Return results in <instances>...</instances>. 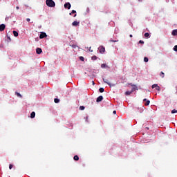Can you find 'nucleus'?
Returning <instances> with one entry per match:
<instances>
[{
	"instance_id": "obj_1",
	"label": "nucleus",
	"mask_w": 177,
	"mask_h": 177,
	"mask_svg": "<svg viewBox=\"0 0 177 177\" xmlns=\"http://www.w3.org/2000/svg\"><path fill=\"white\" fill-rule=\"evenodd\" d=\"M46 4L47 6H49V8H55L56 6V3H55V1L53 0H46Z\"/></svg>"
},
{
	"instance_id": "obj_2",
	"label": "nucleus",
	"mask_w": 177,
	"mask_h": 177,
	"mask_svg": "<svg viewBox=\"0 0 177 177\" xmlns=\"http://www.w3.org/2000/svg\"><path fill=\"white\" fill-rule=\"evenodd\" d=\"M46 37H48V35H46V33H45L44 32H41L40 35H39L40 39H43V38H46Z\"/></svg>"
},
{
	"instance_id": "obj_3",
	"label": "nucleus",
	"mask_w": 177,
	"mask_h": 177,
	"mask_svg": "<svg viewBox=\"0 0 177 177\" xmlns=\"http://www.w3.org/2000/svg\"><path fill=\"white\" fill-rule=\"evenodd\" d=\"M99 50H100V53L103 54L104 53V52H106V48L104 46H101L99 47Z\"/></svg>"
},
{
	"instance_id": "obj_4",
	"label": "nucleus",
	"mask_w": 177,
	"mask_h": 177,
	"mask_svg": "<svg viewBox=\"0 0 177 177\" xmlns=\"http://www.w3.org/2000/svg\"><path fill=\"white\" fill-rule=\"evenodd\" d=\"M103 81L105 84H107V85H109L110 86H114V84H112L109 82V80L103 78Z\"/></svg>"
},
{
	"instance_id": "obj_5",
	"label": "nucleus",
	"mask_w": 177,
	"mask_h": 177,
	"mask_svg": "<svg viewBox=\"0 0 177 177\" xmlns=\"http://www.w3.org/2000/svg\"><path fill=\"white\" fill-rule=\"evenodd\" d=\"M65 9H71V4L70 3H66L64 4Z\"/></svg>"
},
{
	"instance_id": "obj_6",
	"label": "nucleus",
	"mask_w": 177,
	"mask_h": 177,
	"mask_svg": "<svg viewBox=\"0 0 177 177\" xmlns=\"http://www.w3.org/2000/svg\"><path fill=\"white\" fill-rule=\"evenodd\" d=\"M132 88H131V93H133V92H135V91H136V89H138V86H136V85L135 84H131Z\"/></svg>"
},
{
	"instance_id": "obj_7",
	"label": "nucleus",
	"mask_w": 177,
	"mask_h": 177,
	"mask_svg": "<svg viewBox=\"0 0 177 177\" xmlns=\"http://www.w3.org/2000/svg\"><path fill=\"white\" fill-rule=\"evenodd\" d=\"M36 53L37 55H41L42 53V49L41 48H37L36 49Z\"/></svg>"
},
{
	"instance_id": "obj_8",
	"label": "nucleus",
	"mask_w": 177,
	"mask_h": 177,
	"mask_svg": "<svg viewBox=\"0 0 177 177\" xmlns=\"http://www.w3.org/2000/svg\"><path fill=\"white\" fill-rule=\"evenodd\" d=\"M102 100H103V96L100 95V96L97 98L96 102H97V103H99V102H102Z\"/></svg>"
},
{
	"instance_id": "obj_9",
	"label": "nucleus",
	"mask_w": 177,
	"mask_h": 177,
	"mask_svg": "<svg viewBox=\"0 0 177 177\" xmlns=\"http://www.w3.org/2000/svg\"><path fill=\"white\" fill-rule=\"evenodd\" d=\"M5 24H2L0 25V31H4L5 30Z\"/></svg>"
},
{
	"instance_id": "obj_10",
	"label": "nucleus",
	"mask_w": 177,
	"mask_h": 177,
	"mask_svg": "<svg viewBox=\"0 0 177 177\" xmlns=\"http://www.w3.org/2000/svg\"><path fill=\"white\" fill-rule=\"evenodd\" d=\"M79 25H80V22H77V21H74L72 23V26H74L75 27H77V26H79Z\"/></svg>"
},
{
	"instance_id": "obj_11",
	"label": "nucleus",
	"mask_w": 177,
	"mask_h": 177,
	"mask_svg": "<svg viewBox=\"0 0 177 177\" xmlns=\"http://www.w3.org/2000/svg\"><path fill=\"white\" fill-rule=\"evenodd\" d=\"M12 33H13L14 37H19V32H17V31L14 30L12 32Z\"/></svg>"
},
{
	"instance_id": "obj_12",
	"label": "nucleus",
	"mask_w": 177,
	"mask_h": 177,
	"mask_svg": "<svg viewBox=\"0 0 177 177\" xmlns=\"http://www.w3.org/2000/svg\"><path fill=\"white\" fill-rule=\"evenodd\" d=\"M30 118H35V112H32L30 113Z\"/></svg>"
},
{
	"instance_id": "obj_13",
	"label": "nucleus",
	"mask_w": 177,
	"mask_h": 177,
	"mask_svg": "<svg viewBox=\"0 0 177 177\" xmlns=\"http://www.w3.org/2000/svg\"><path fill=\"white\" fill-rule=\"evenodd\" d=\"M73 160H75V161H78V160H80V157H78V156L75 155L73 157Z\"/></svg>"
},
{
	"instance_id": "obj_14",
	"label": "nucleus",
	"mask_w": 177,
	"mask_h": 177,
	"mask_svg": "<svg viewBox=\"0 0 177 177\" xmlns=\"http://www.w3.org/2000/svg\"><path fill=\"white\" fill-rule=\"evenodd\" d=\"M106 67H109V66H107V64H101V68H106Z\"/></svg>"
},
{
	"instance_id": "obj_15",
	"label": "nucleus",
	"mask_w": 177,
	"mask_h": 177,
	"mask_svg": "<svg viewBox=\"0 0 177 177\" xmlns=\"http://www.w3.org/2000/svg\"><path fill=\"white\" fill-rule=\"evenodd\" d=\"M15 95H17V96H18V97H23V95H21V94H20V93L15 92Z\"/></svg>"
},
{
	"instance_id": "obj_16",
	"label": "nucleus",
	"mask_w": 177,
	"mask_h": 177,
	"mask_svg": "<svg viewBox=\"0 0 177 177\" xmlns=\"http://www.w3.org/2000/svg\"><path fill=\"white\" fill-rule=\"evenodd\" d=\"M171 34L172 35H177V30H174Z\"/></svg>"
},
{
	"instance_id": "obj_17",
	"label": "nucleus",
	"mask_w": 177,
	"mask_h": 177,
	"mask_svg": "<svg viewBox=\"0 0 177 177\" xmlns=\"http://www.w3.org/2000/svg\"><path fill=\"white\" fill-rule=\"evenodd\" d=\"M144 62H145V63H147V62H149V58H148L147 57H144Z\"/></svg>"
},
{
	"instance_id": "obj_18",
	"label": "nucleus",
	"mask_w": 177,
	"mask_h": 177,
	"mask_svg": "<svg viewBox=\"0 0 177 177\" xmlns=\"http://www.w3.org/2000/svg\"><path fill=\"white\" fill-rule=\"evenodd\" d=\"M99 91L100 92V93H103V92H104V88H100Z\"/></svg>"
},
{
	"instance_id": "obj_19",
	"label": "nucleus",
	"mask_w": 177,
	"mask_h": 177,
	"mask_svg": "<svg viewBox=\"0 0 177 177\" xmlns=\"http://www.w3.org/2000/svg\"><path fill=\"white\" fill-rule=\"evenodd\" d=\"M97 57H96V55H94L91 57V60H97Z\"/></svg>"
},
{
	"instance_id": "obj_20",
	"label": "nucleus",
	"mask_w": 177,
	"mask_h": 177,
	"mask_svg": "<svg viewBox=\"0 0 177 177\" xmlns=\"http://www.w3.org/2000/svg\"><path fill=\"white\" fill-rule=\"evenodd\" d=\"M145 38H149V37H150V34H149V32H147L145 34Z\"/></svg>"
},
{
	"instance_id": "obj_21",
	"label": "nucleus",
	"mask_w": 177,
	"mask_h": 177,
	"mask_svg": "<svg viewBox=\"0 0 177 177\" xmlns=\"http://www.w3.org/2000/svg\"><path fill=\"white\" fill-rule=\"evenodd\" d=\"M158 86V84H153L152 85V86H151V88H152V89H154V88H157Z\"/></svg>"
},
{
	"instance_id": "obj_22",
	"label": "nucleus",
	"mask_w": 177,
	"mask_h": 177,
	"mask_svg": "<svg viewBox=\"0 0 177 177\" xmlns=\"http://www.w3.org/2000/svg\"><path fill=\"white\" fill-rule=\"evenodd\" d=\"M131 93H132V91H126L125 92V95H127V96L131 95Z\"/></svg>"
},
{
	"instance_id": "obj_23",
	"label": "nucleus",
	"mask_w": 177,
	"mask_h": 177,
	"mask_svg": "<svg viewBox=\"0 0 177 177\" xmlns=\"http://www.w3.org/2000/svg\"><path fill=\"white\" fill-rule=\"evenodd\" d=\"M149 104H150V100H147L145 106H149Z\"/></svg>"
},
{
	"instance_id": "obj_24",
	"label": "nucleus",
	"mask_w": 177,
	"mask_h": 177,
	"mask_svg": "<svg viewBox=\"0 0 177 177\" xmlns=\"http://www.w3.org/2000/svg\"><path fill=\"white\" fill-rule=\"evenodd\" d=\"M160 77H161L162 78H164V77H165L164 72H160Z\"/></svg>"
},
{
	"instance_id": "obj_25",
	"label": "nucleus",
	"mask_w": 177,
	"mask_h": 177,
	"mask_svg": "<svg viewBox=\"0 0 177 177\" xmlns=\"http://www.w3.org/2000/svg\"><path fill=\"white\" fill-rule=\"evenodd\" d=\"M54 102H55V103H59V102H60V100H59V99H57V98H55V99L54 100Z\"/></svg>"
},
{
	"instance_id": "obj_26",
	"label": "nucleus",
	"mask_w": 177,
	"mask_h": 177,
	"mask_svg": "<svg viewBox=\"0 0 177 177\" xmlns=\"http://www.w3.org/2000/svg\"><path fill=\"white\" fill-rule=\"evenodd\" d=\"M156 90L158 91V92H160V91H161V88L159 86H158L157 87H156Z\"/></svg>"
},
{
	"instance_id": "obj_27",
	"label": "nucleus",
	"mask_w": 177,
	"mask_h": 177,
	"mask_svg": "<svg viewBox=\"0 0 177 177\" xmlns=\"http://www.w3.org/2000/svg\"><path fill=\"white\" fill-rule=\"evenodd\" d=\"M80 110H85V106H80Z\"/></svg>"
},
{
	"instance_id": "obj_28",
	"label": "nucleus",
	"mask_w": 177,
	"mask_h": 177,
	"mask_svg": "<svg viewBox=\"0 0 177 177\" xmlns=\"http://www.w3.org/2000/svg\"><path fill=\"white\" fill-rule=\"evenodd\" d=\"M175 113H177V110L173 109V110L171 111V114H175Z\"/></svg>"
},
{
	"instance_id": "obj_29",
	"label": "nucleus",
	"mask_w": 177,
	"mask_h": 177,
	"mask_svg": "<svg viewBox=\"0 0 177 177\" xmlns=\"http://www.w3.org/2000/svg\"><path fill=\"white\" fill-rule=\"evenodd\" d=\"M74 13H77V11H75V10H73L72 12L70 13V15H73Z\"/></svg>"
},
{
	"instance_id": "obj_30",
	"label": "nucleus",
	"mask_w": 177,
	"mask_h": 177,
	"mask_svg": "<svg viewBox=\"0 0 177 177\" xmlns=\"http://www.w3.org/2000/svg\"><path fill=\"white\" fill-rule=\"evenodd\" d=\"M173 49L175 52H177V45H176Z\"/></svg>"
},
{
	"instance_id": "obj_31",
	"label": "nucleus",
	"mask_w": 177,
	"mask_h": 177,
	"mask_svg": "<svg viewBox=\"0 0 177 177\" xmlns=\"http://www.w3.org/2000/svg\"><path fill=\"white\" fill-rule=\"evenodd\" d=\"M80 60H81V62H84V57H80Z\"/></svg>"
},
{
	"instance_id": "obj_32",
	"label": "nucleus",
	"mask_w": 177,
	"mask_h": 177,
	"mask_svg": "<svg viewBox=\"0 0 177 177\" xmlns=\"http://www.w3.org/2000/svg\"><path fill=\"white\" fill-rule=\"evenodd\" d=\"M110 42H118V40H113V39H111V40H110Z\"/></svg>"
},
{
	"instance_id": "obj_33",
	"label": "nucleus",
	"mask_w": 177,
	"mask_h": 177,
	"mask_svg": "<svg viewBox=\"0 0 177 177\" xmlns=\"http://www.w3.org/2000/svg\"><path fill=\"white\" fill-rule=\"evenodd\" d=\"M139 44H145V41H142V40H140V41H139Z\"/></svg>"
},
{
	"instance_id": "obj_34",
	"label": "nucleus",
	"mask_w": 177,
	"mask_h": 177,
	"mask_svg": "<svg viewBox=\"0 0 177 177\" xmlns=\"http://www.w3.org/2000/svg\"><path fill=\"white\" fill-rule=\"evenodd\" d=\"M12 168H13V165H11V164H10V165H9V169H12Z\"/></svg>"
},
{
	"instance_id": "obj_35",
	"label": "nucleus",
	"mask_w": 177,
	"mask_h": 177,
	"mask_svg": "<svg viewBox=\"0 0 177 177\" xmlns=\"http://www.w3.org/2000/svg\"><path fill=\"white\" fill-rule=\"evenodd\" d=\"M89 52H93V50H92V47L89 48Z\"/></svg>"
},
{
	"instance_id": "obj_36",
	"label": "nucleus",
	"mask_w": 177,
	"mask_h": 177,
	"mask_svg": "<svg viewBox=\"0 0 177 177\" xmlns=\"http://www.w3.org/2000/svg\"><path fill=\"white\" fill-rule=\"evenodd\" d=\"M26 21H30V18H27V19H26Z\"/></svg>"
},
{
	"instance_id": "obj_37",
	"label": "nucleus",
	"mask_w": 177,
	"mask_h": 177,
	"mask_svg": "<svg viewBox=\"0 0 177 177\" xmlns=\"http://www.w3.org/2000/svg\"><path fill=\"white\" fill-rule=\"evenodd\" d=\"M147 99H146V98H145L144 100H143V102H147Z\"/></svg>"
},
{
	"instance_id": "obj_38",
	"label": "nucleus",
	"mask_w": 177,
	"mask_h": 177,
	"mask_svg": "<svg viewBox=\"0 0 177 177\" xmlns=\"http://www.w3.org/2000/svg\"><path fill=\"white\" fill-rule=\"evenodd\" d=\"M114 114H117V111H113V112Z\"/></svg>"
},
{
	"instance_id": "obj_39",
	"label": "nucleus",
	"mask_w": 177,
	"mask_h": 177,
	"mask_svg": "<svg viewBox=\"0 0 177 177\" xmlns=\"http://www.w3.org/2000/svg\"><path fill=\"white\" fill-rule=\"evenodd\" d=\"M16 9L19 10V6H17V7H16Z\"/></svg>"
},
{
	"instance_id": "obj_40",
	"label": "nucleus",
	"mask_w": 177,
	"mask_h": 177,
	"mask_svg": "<svg viewBox=\"0 0 177 177\" xmlns=\"http://www.w3.org/2000/svg\"><path fill=\"white\" fill-rule=\"evenodd\" d=\"M129 85H131V86H132L133 84H132V83H130V84H129Z\"/></svg>"
},
{
	"instance_id": "obj_41",
	"label": "nucleus",
	"mask_w": 177,
	"mask_h": 177,
	"mask_svg": "<svg viewBox=\"0 0 177 177\" xmlns=\"http://www.w3.org/2000/svg\"><path fill=\"white\" fill-rule=\"evenodd\" d=\"M8 39H10V37H8Z\"/></svg>"
},
{
	"instance_id": "obj_42",
	"label": "nucleus",
	"mask_w": 177,
	"mask_h": 177,
	"mask_svg": "<svg viewBox=\"0 0 177 177\" xmlns=\"http://www.w3.org/2000/svg\"><path fill=\"white\" fill-rule=\"evenodd\" d=\"M132 37H133L132 35H130V38H132Z\"/></svg>"
},
{
	"instance_id": "obj_43",
	"label": "nucleus",
	"mask_w": 177,
	"mask_h": 177,
	"mask_svg": "<svg viewBox=\"0 0 177 177\" xmlns=\"http://www.w3.org/2000/svg\"><path fill=\"white\" fill-rule=\"evenodd\" d=\"M93 85H95V82L93 81Z\"/></svg>"
},
{
	"instance_id": "obj_44",
	"label": "nucleus",
	"mask_w": 177,
	"mask_h": 177,
	"mask_svg": "<svg viewBox=\"0 0 177 177\" xmlns=\"http://www.w3.org/2000/svg\"><path fill=\"white\" fill-rule=\"evenodd\" d=\"M77 16V14H75V15H74V17H75Z\"/></svg>"
},
{
	"instance_id": "obj_45",
	"label": "nucleus",
	"mask_w": 177,
	"mask_h": 177,
	"mask_svg": "<svg viewBox=\"0 0 177 177\" xmlns=\"http://www.w3.org/2000/svg\"><path fill=\"white\" fill-rule=\"evenodd\" d=\"M140 1H142V0H139Z\"/></svg>"
}]
</instances>
